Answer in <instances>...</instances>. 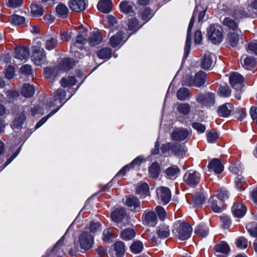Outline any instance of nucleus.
Listing matches in <instances>:
<instances>
[{
  "label": "nucleus",
  "mask_w": 257,
  "mask_h": 257,
  "mask_svg": "<svg viewBox=\"0 0 257 257\" xmlns=\"http://www.w3.org/2000/svg\"><path fill=\"white\" fill-rule=\"evenodd\" d=\"M192 229L190 225L186 222H177L174 226L173 232L180 240L188 239L191 236Z\"/></svg>",
  "instance_id": "nucleus-1"
},
{
  "label": "nucleus",
  "mask_w": 257,
  "mask_h": 257,
  "mask_svg": "<svg viewBox=\"0 0 257 257\" xmlns=\"http://www.w3.org/2000/svg\"><path fill=\"white\" fill-rule=\"evenodd\" d=\"M207 36L209 40L214 44L220 43L223 38L220 27L215 24L211 25L207 29Z\"/></svg>",
  "instance_id": "nucleus-2"
},
{
  "label": "nucleus",
  "mask_w": 257,
  "mask_h": 257,
  "mask_svg": "<svg viewBox=\"0 0 257 257\" xmlns=\"http://www.w3.org/2000/svg\"><path fill=\"white\" fill-rule=\"evenodd\" d=\"M191 136V131L184 127H178L174 129L171 135L174 141L187 142Z\"/></svg>",
  "instance_id": "nucleus-3"
},
{
  "label": "nucleus",
  "mask_w": 257,
  "mask_h": 257,
  "mask_svg": "<svg viewBox=\"0 0 257 257\" xmlns=\"http://www.w3.org/2000/svg\"><path fill=\"white\" fill-rule=\"evenodd\" d=\"M206 80V73L203 71H199L193 77H190L185 82V84L189 86L200 87L203 86Z\"/></svg>",
  "instance_id": "nucleus-4"
},
{
  "label": "nucleus",
  "mask_w": 257,
  "mask_h": 257,
  "mask_svg": "<svg viewBox=\"0 0 257 257\" xmlns=\"http://www.w3.org/2000/svg\"><path fill=\"white\" fill-rule=\"evenodd\" d=\"M79 241L81 248L87 250L92 246L93 237L89 232L83 231L79 236Z\"/></svg>",
  "instance_id": "nucleus-5"
},
{
  "label": "nucleus",
  "mask_w": 257,
  "mask_h": 257,
  "mask_svg": "<svg viewBox=\"0 0 257 257\" xmlns=\"http://www.w3.org/2000/svg\"><path fill=\"white\" fill-rule=\"evenodd\" d=\"M32 60L37 65H40L45 61L46 56L43 48L35 46L32 48Z\"/></svg>",
  "instance_id": "nucleus-6"
},
{
  "label": "nucleus",
  "mask_w": 257,
  "mask_h": 257,
  "mask_svg": "<svg viewBox=\"0 0 257 257\" xmlns=\"http://www.w3.org/2000/svg\"><path fill=\"white\" fill-rule=\"evenodd\" d=\"M184 182L191 187H195L200 181V174L197 171L187 172L184 176Z\"/></svg>",
  "instance_id": "nucleus-7"
},
{
  "label": "nucleus",
  "mask_w": 257,
  "mask_h": 257,
  "mask_svg": "<svg viewBox=\"0 0 257 257\" xmlns=\"http://www.w3.org/2000/svg\"><path fill=\"white\" fill-rule=\"evenodd\" d=\"M243 77L237 72H232L229 77V83L231 87L237 91L241 90L243 87Z\"/></svg>",
  "instance_id": "nucleus-8"
},
{
  "label": "nucleus",
  "mask_w": 257,
  "mask_h": 257,
  "mask_svg": "<svg viewBox=\"0 0 257 257\" xmlns=\"http://www.w3.org/2000/svg\"><path fill=\"white\" fill-rule=\"evenodd\" d=\"M216 60V56L211 53L207 52L204 54L201 59V67L205 70L212 67Z\"/></svg>",
  "instance_id": "nucleus-9"
},
{
  "label": "nucleus",
  "mask_w": 257,
  "mask_h": 257,
  "mask_svg": "<svg viewBox=\"0 0 257 257\" xmlns=\"http://www.w3.org/2000/svg\"><path fill=\"white\" fill-rule=\"evenodd\" d=\"M157 196L163 204H167L171 198V193L170 189L166 187H160L156 190Z\"/></svg>",
  "instance_id": "nucleus-10"
},
{
  "label": "nucleus",
  "mask_w": 257,
  "mask_h": 257,
  "mask_svg": "<svg viewBox=\"0 0 257 257\" xmlns=\"http://www.w3.org/2000/svg\"><path fill=\"white\" fill-rule=\"evenodd\" d=\"M195 19V15L194 14L192 16V18L190 20L188 31H187V38L186 40V44H185V53L184 55V58H186L190 51L191 49V30L193 27L194 21Z\"/></svg>",
  "instance_id": "nucleus-11"
},
{
  "label": "nucleus",
  "mask_w": 257,
  "mask_h": 257,
  "mask_svg": "<svg viewBox=\"0 0 257 257\" xmlns=\"http://www.w3.org/2000/svg\"><path fill=\"white\" fill-rule=\"evenodd\" d=\"M215 254L218 257H224L230 251L228 244L223 241H220L213 248Z\"/></svg>",
  "instance_id": "nucleus-12"
},
{
  "label": "nucleus",
  "mask_w": 257,
  "mask_h": 257,
  "mask_svg": "<svg viewBox=\"0 0 257 257\" xmlns=\"http://www.w3.org/2000/svg\"><path fill=\"white\" fill-rule=\"evenodd\" d=\"M241 36V32L240 30L229 32L227 35V44L232 47H236Z\"/></svg>",
  "instance_id": "nucleus-13"
},
{
  "label": "nucleus",
  "mask_w": 257,
  "mask_h": 257,
  "mask_svg": "<svg viewBox=\"0 0 257 257\" xmlns=\"http://www.w3.org/2000/svg\"><path fill=\"white\" fill-rule=\"evenodd\" d=\"M125 204L131 208L132 211L137 212L141 210V203L139 199L135 196L126 197Z\"/></svg>",
  "instance_id": "nucleus-14"
},
{
  "label": "nucleus",
  "mask_w": 257,
  "mask_h": 257,
  "mask_svg": "<svg viewBox=\"0 0 257 257\" xmlns=\"http://www.w3.org/2000/svg\"><path fill=\"white\" fill-rule=\"evenodd\" d=\"M208 172L213 171L215 174H220L223 171V166L218 159H213L208 165Z\"/></svg>",
  "instance_id": "nucleus-15"
},
{
  "label": "nucleus",
  "mask_w": 257,
  "mask_h": 257,
  "mask_svg": "<svg viewBox=\"0 0 257 257\" xmlns=\"http://www.w3.org/2000/svg\"><path fill=\"white\" fill-rule=\"evenodd\" d=\"M125 34L121 31L117 32L115 35L111 36L109 44L112 47H116L120 45L124 40V41L127 39Z\"/></svg>",
  "instance_id": "nucleus-16"
},
{
  "label": "nucleus",
  "mask_w": 257,
  "mask_h": 257,
  "mask_svg": "<svg viewBox=\"0 0 257 257\" xmlns=\"http://www.w3.org/2000/svg\"><path fill=\"white\" fill-rule=\"evenodd\" d=\"M196 100L203 105H210L214 103L215 96L214 94L212 93H208L206 94H200L197 96Z\"/></svg>",
  "instance_id": "nucleus-17"
},
{
  "label": "nucleus",
  "mask_w": 257,
  "mask_h": 257,
  "mask_svg": "<svg viewBox=\"0 0 257 257\" xmlns=\"http://www.w3.org/2000/svg\"><path fill=\"white\" fill-rule=\"evenodd\" d=\"M233 110V105L226 103L220 105L218 108V114L220 116L226 117L229 116Z\"/></svg>",
  "instance_id": "nucleus-18"
},
{
  "label": "nucleus",
  "mask_w": 257,
  "mask_h": 257,
  "mask_svg": "<svg viewBox=\"0 0 257 257\" xmlns=\"http://www.w3.org/2000/svg\"><path fill=\"white\" fill-rule=\"evenodd\" d=\"M187 151V147L178 143H172V152L178 157L183 158Z\"/></svg>",
  "instance_id": "nucleus-19"
},
{
  "label": "nucleus",
  "mask_w": 257,
  "mask_h": 257,
  "mask_svg": "<svg viewBox=\"0 0 257 257\" xmlns=\"http://www.w3.org/2000/svg\"><path fill=\"white\" fill-rule=\"evenodd\" d=\"M209 203L212 210L215 212H221L223 210V203L222 201L218 200L215 197H212L209 200Z\"/></svg>",
  "instance_id": "nucleus-20"
},
{
  "label": "nucleus",
  "mask_w": 257,
  "mask_h": 257,
  "mask_svg": "<svg viewBox=\"0 0 257 257\" xmlns=\"http://www.w3.org/2000/svg\"><path fill=\"white\" fill-rule=\"evenodd\" d=\"M29 50L27 47L19 46L15 49V57L17 59H26L29 57Z\"/></svg>",
  "instance_id": "nucleus-21"
},
{
  "label": "nucleus",
  "mask_w": 257,
  "mask_h": 257,
  "mask_svg": "<svg viewBox=\"0 0 257 257\" xmlns=\"http://www.w3.org/2000/svg\"><path fill=\"white\" fill-rule=\"evenodd\" d=\"M230 15L235 18L236 20L240 19L246 16L247 14L245 12L244 8L241 6H234L230 13Z\"/></svg>",
  "instance_id": "nucleus-22"
},
{
  "label": "nucleus",
  "mask_w": 257,
  "mask_h": 257,
  "mask_svg": "<svg viewBox=\"0 0 257 257\" xmlns=\"http://www.w3.org/2000/svg\"><path fill=\"white\" fill-rule=\"evenodd\" d=\"M232 211L235 217H242L246 211V208L242 203L236 202L232 207Z\"/></svg>",
  "instance_id": "nucleus-23"
},
{
  "label": "nucleus",
  "mask_w": 257,
  "mask_h": 257,
  "mask_svg": "<svg viewBox=\"0 0 257 257\" xmlns=\"http://www.w3.org/2000/svg\"><path fill=\"white\" fill-rule=\"evenodd\" d=\"M87 5L85 1H70L69 7L72 11L79 13L83 11Z\"/></svg>",
  "instance_id": "nucleus-24"
},
{
  "label": "nucleus",
  "mask_w": 257,
  "mask_h": 257,
  "mask_svg": "<svg viewBox=\"0 0 257 257\" xmlns=\"http://www.w3.org/2000/svg\"><path fill=\"white\" fill-rule=\"evenodd\" d=\"M97 7L99 11L107 14L111 11L113 4L111 1H99Z\"/></svg>",
  "instance_id": "nucleus-25"
},
{
  "label": "nucleus",
  "mask_w": 257,
  "mask_h": 257,
  "mask_svg": "<svg viewBox=\"0 0 257 257\" xmlns=\"http://www.w3.org/2000/svg\"><path fill=\"white\" fill-rule=\"evenodd\" d=\"M75 63L73 59L66 58L62 60L59 65L61 69L64 71H68L72 68Z\"/></svg>",
  "instance_id": "nucleus-26"
},
{
  "label": "nucleus",
  "mask_w": 257,
  "mask_h": 257,
  "mask_svg": "<svg viewBox=\"0 0 257 257\" xmlns=\"http://www.w3.org/2000/svg\"><path fill=\"white\" fill-rule=\"evenodd\" d=\"M31 13L35 17H40L44 14L42 6L37 2L32 3L31 7Z\"/></svg>",
  "instance_id": "nucleus-27"
},
{
  "label": "nucleus",
  "mask_w": 257,
  "mask_h": 257,
  "mask_svg": "<svg viewBox=\"0 0 257 257\" xmlns=\"http://www.w3.org/2000/svg\"><path fill=\"white\" fill-rule=\"evenodd\" d=\"M170 229L168 225H161L157 229V234L160 238H166L170 235Z\"/></svg>",
  "instance_id": "nucleus-28"
},
{
  "label": "nucleus",
  "mask_w": 257,
  "mask_h": 257,
  "mask_svg": "<svg viewBox=\"0 0 257 257\" xmlns=\"http://www.w3.org/2000/svg\"><path fill=\"white\" fill-rule=\"evenodd\" d=\"M125 210L123 208H119L115 209L111 213V218L115 222H119L125 216Z\"/></svg>",
  "instance_id": "nucleus-29"
},
{
  "label": "nucleus",
  "mask_w": 257,
  "mask_h": 257,
  "mask_svg": "<svg viewBox=\"0 0 257 257\" xmlns=\"http://www.w3.org/2000/svg\"><path fill=\"white\" fill-rule=\"evenodd\" d=\"M222 24L232 31L239 30L238 28V22L229 17L225 18L222 21Z\"/></svg>",
  "instance_id": "nucleus-30"
},
{
  "label": "nucleus",
  "mask_w": 257,
  "mask_h": 257,
  "mask_svg": "<svg viewBox=\"0 0 257 257\" xmlns=\"http://www.w3.org/2000/svg\"><path fill=\"white\" fill-rule=\"evenodd\" d=\"M35 92V89L33 85L29 84H25L22 88V94L26 98L32 97Z\"/></svg>",
  "instance_id": "nucleus-31"
},
{
  "label": "nucleus",
  "mask_w": 257,
  "mask_h": 257,
  "mask_svg": "<svg viewBox=\"0 0 257 257\" xmlns=\"http://www.w3.org/2000/svg\"><path fill=\"white\" fill-rule=\"evenodd\" d=\"M149 189V186L147 183L140 182L137 185L136 192L140 195L141 197L144 198L146 196Z\"/></svg>",
  "instance_id": "nucleus-32"
},
{
  "label": "nucleus",
  "mask_w": 257,
  "mask_h": 257,
  "mask_svg": "<svg viewBox=\"0 0 257 257\" xmlns=\"http://www.w3.org/2000/svg\"><path fill=\"white\" fill-rule=\"evenodd\" d=\"M56 12L59 17L65 19L68 17L69 10L65 5L59 4L56 8Z\"/></svg>",
  "instance_id": "nucleus-33"
},
{
  "label": "nucleus",
  "mask_w": 257,
  "mask_h": 257,
  "mask_svg": "<svg viewBox=\"0 0 257 257\" xmlns=\"http://www.w3.org/2000/svg\"><path fill=\"white\" fill-rule=\"evenodd\" d=\"M180 172V169L177 166H171L165 171L167 177L171 179L176 178Z\"/></svg>",
  "instance_id": "nucleus-34"
},
{
  "label": "nucleus",
  "mask_w": 257,
  "mask_h": 257,
  "mask_svg": "<svg viewBox=\"0 0 257 257\" xmlns=\"http://www.w3.org/2000/svg\"><path fill=\"white\" fill-rule=\"evenodd\" d=\"M191 96L189 90L185 87L179 89L177 92V98L181 101L185 100Z\"/></svg>",
  "instance_id": "nucleus-35"
},
{
  "label": "nucleus",
  "mask_w": 257,
  "mask_h": 257,
  "mask_svg": "<svg viewBox=\"0 0 257 257\" xmlns=\"http://www.w3.org/2000/svg\"><path fill=\"white\" fill-rule=\"evenodd\" d=\"M144 221L148 224L154 226L156 224L157 217L154 212H148L144 214Z\"/></svg>",
  "instance_id": "nucleus-36"
},
{
  "label": "nucleus",
  "mask_w": 257,
  "mask_h": 257,
  "mask_svg": "<svg viewBox=\"0 0 257 257\" xmlns=\"http://www.w3.org/2000/svg\"><path fill=\"white\" fill-rule=\"evenodd\" d=\"M160 166L158 163L154 162L149 168V176L152 178H157L160 174Z\"/></svg>",
  "instance_id": "nucleus-37"
},
{
  "label": "nucleus",
  "mask_w": 257,
  "mask_h": 257,
  "mask_svg": "<svg viewBox=\"0 0 257 257\" xmlns=\"http://www.w3.org/2000/svg\"><path fill=\"white\" fill-rule=\"evenodd\" d=\"M102 40V36L100 32H94L89 38V43L91 46L99 44Z\"/></svg>",
  "instance_id": "nucleus-38"
},
{
  "label": "nucleus",
  "mask_w": 257,
  "mask_h": 257,
  "mask_svg": "<svg viewBox=\"0 0 257 257\" xmlns=\"http://www.w3.org/2000/svg\"><path fill=\"white\" fill-rule=\"evenodd\" d=\"M113 247L117 257H121L125 252V245L122 241H117L113 245Z\"/></svg>",
  "instance_id": "nucleus-39"
},
{
  "label": "nucleus",
  "mask_w": 257,
  "mask_h": 257,
  "mask_svg": "<svg viewBox=\"0 0 257 257\" xmlns=\"http://www.w3.org/2000/svg\"><path fill=\"white\" fill-rule=\"evenodd\" d=\"M143 243L140 240L135 241L130 246L131 251L135 254H138L141 252L143 251Z\"/></svg>",
  "instance_id": "nucleus-40"
},
{
  "label": "nucleus",
  "mask_w": 257,
  "mask_h": 257,
  "mask_svg": "<svg viewBox=\"0 0 257 257\" xmlns=\"http://www.w3.org/2000/svg\"><path fill=\"white\" fill-rule=\"evenodd\" d=\"M136 231L133 228H126L121 232V237L125 240H131L136 235Z\"/></svg>",
  "instance_id": "nucleus-41"
},
{
  "label": "nucleus",
  "mask_w": 257,
  "mask_h": 257,
  "mask_svg": "<svg viewBox=\"0 0 257 257\" xmlns=\"http://www.w3.org/2000/svg\"><path fill=\"white\" fill-rule=\"evenodd\" d=\"M133 4L130 1H122L119 5L120 10L125 14H130L133 12Z\"/></svg>",
  "instance_id": "nucleus-42"
},
{
  "label": "nucleus",
  "mask_w": 257,
  "mask_h": 257,
  "mask_svg": "<svg viewBox=\"0 0 257 257\" xmlns=\"http://www.w3.org/2000/svg\"><path fill=\"white\" fill-rule=\"evenodd\" d=\"M127 27L128 30L136 32L142 27V25H140L138 19L132 18L128 21Z\"/></svg>",
  "instance_id": "nucleus-43"
},
{
  "label": "nucleus",
  "mask_w": 257,
  "mask_h": 257,
  "mask_svg": "<svg viewBox=\"0 0 257 257\" xmlns=\"http://www.w3.org/2000/svg\"><path fill=\"white\" fill-rule=\"evenodd\" d=\"M45 41V48L48 50H51L54 49L58 43L57 39L52 37H47Z\"/></svg>",
  "instance_id": "nucleus-44"
},
{
  "label": "nucleus",
  "mask_w": 257,
  "mask_h": 257,
  "mask_svg": "<svg viewBox=\"0 0 257 257\" xmlns=\"http://www.w3.org/2000/svg\"><path fill=\"white\" fill-rule=\"evenodd\" d=\"M97 55L102 59H109L111 56V50L109 48H103L97 52Z\"/></svg>",
  "instance_id": "nucleus-45"
},
{
  "label": "nucleus",
  "mask_w": 257,
  "mask_h": 257,
  "mask_svg": "<svg viewBox=\"0 0 257 257\" xmlns=\"http://www.w3.org/2000/svg\"><path fill=\"white\" fill-rule=\"evenodd\" d=\"M76 80L74 76H68L63 78L61 81V85L63 87H71L75 84Z\"/></svg>",
  "instance_id": "nucleus-46"
},
{
  "label": "nucleus",
  "mask_w": 257,
  "mask_h": 257,
  "mask_svg": "<svg viewBox=\"0 0 257 257\" xmlns=\"http://www.w3.org/2000/svg\"><path fill=\"white\" fill-rule=\"evenodd\" d=\"M194 231L196 235L202 237H204L208 234V228L206 225H200L197 226Z\"/></svg>",
  "instance_id": "nucleus-47"
},
{
  "label": "nucleus",
  "mask_w": 257,
  "mask_h": 257,
  "mask_svg": "<svg viewBox=\"0 0 257 257\" xmlns=\"http://www.w3.org/2000/svg\"><path fill=\"white\" fill-rule=\"evenodd\" d=\"M11 23L16 26H20L24 24L25 22V18L17 15H13L10 18Z\"/></svg>",
  "instance_id": "nucleus-48"
},
{
  "label": "nucleus",
  "mask_w": 257,
  "mask_h": 257,
  "mask_svg": "<svg viewBox=\"0 0 257 257\" xmlns=\"http://www.w3.org/2000/svg\"><path fill=\"white\" fill-rule=\"evenodd\" d=\"M66 92L63 89H58L54 93V101L59 100L60 103H62L66 97Z\"/></svg>",
  "instance_id": "nucleus-49"
},
{
  "label": "nucleus",
  "mask_w": 257,
  "mask_h": 257,
  "mask_svg": "<svg viewBox=\"0 0 257 257\" xmlns=\"http://www.w3.org/2000/svg\"><path fill=\"white\" fill-rule=\"evenodd\" d=\"M177 109L180 113L186 115L190 113L191 107L188 103H181L178 105Z\"/></svg>",
  "instance_id": "nucleus-50"
},
{
  "label": "nucleus",
  "mask_w": 257,
  "mask_h": 257,
  "mask_svg": "<svg viewBox=\"0 0 257 257\" xmlns=\"http://www.w3.org/2000/svg\"><path fill=\"white\" fill-rule=\"evenodd\" d=\"M246 227L251 236L257 237V223L256 222H250L246 225Z\"/></svg>",
  "instance_id": "nucleus-51"
},
{
  "label": "nucleus",
  "mask_w": 257,
  "mask_h": 257,
  "mask_svg": "<svg viewBox=\"0 0 257 257\" xmlns=\"http://www.w3.org/2000/svg\"><path fill=\"white\" fill-rule=\"evenodd\" d=\"M256 64L255 60L252 57H248L244 60L243 67L246 69H251L255 66Z\"/></svg>",
  "instance_id": "nucleus-52"
},
{
  "label": "nucleus",
  "mask_w": 257,
  "mask_h": 257,
  "mask_svg": "<svg viewBox=\"0 0 257 257\" xmlns=\"http://www.w3.org/2000/svg\"><path fill=\"white\" fill-rule=\"evenodd\" d=\"M26 119L24 113H21L13 122V128H19Z\"/></svg>",
  "instance_id": "nucleus-53"
},
{
  "label": "nucleus",
  "mask_w": 257,
  "mask_h": 257,
  "mask_svg": "<svg viewBox=\"0 0 257 257\" xmlns=\"http://www.w3.org/2000/svg\"><path fill=\"white\" fill-rule=\"evenodd\" d=\"M102 239L105 242H110L113 235L112 231L110 228L105 229L102 233Z\"/></svg>",
  "instance_id": "nucleus-54"
},
{
  "label": "nucleus",
  "mask_w": 257,
  "mask_h": 257,
  "mask_svg": "<svg viewBox=\"0 0 257 257\" xmlns=\"http://www.w3.org/2000/svg\"><path fill=\"white\" fill-rule=\"evenodd\" d=\"M219 94L223 97H228L231 94V89L227 85L221 86L218 90Z\"/></svg>",
  "instance_id": "nucleus-55"
},
{
  "label": "nucleus",
  "mask_w": 257,
  "mask_h": 257,
  "mask_svg": "<svg viewBox=\"0 0 257 257\" xmlns=\"http://www.w3.org/2000/svg\"><path fill=\"white\" fill-rule=\"evenodd\" d=\"M236 246L240 248H246L247 247V240L244 237L240 236L235 240Z\"/></svg>",
  "instance_id": "nucleus-56"
},
{
  "label": "nucleus",
  "mask_w": 257,
  "mask_h": 257,
  "mask_svg": "<svg viewBox=\"0 0 257 257\" xmlns=\"http://www.w3.org/2000/svg\"><path fill=\"white\" fill-rule=\"evenodd\" d=\"M204 195L201 193H197L194 197V205L195 206L201 205L204 201Z\"/></svg>",
  "instance_id": "nucleus-57"
},
{
  "label": "nucleus",
  "mask_w": 257,
  "mask_h": 257,
  "mask_svg": "<svg viewBox=\"0 0 257 257\" xmlns=\"http://www.w3.org/2000/svg\"><path fill=\"white\" fill-rule=\"evenodd\" d=\"M7 98L4 99L0 98V101L4 102L8 100H10L12 98L17 97L19 96V94L17 91H14L13 90H8L6 92Z\"/></svg>",
  "instance_id": "nucleus-58"
},
{
  "label": "nucleus",
  "mask_w": 257,
  "mask_h": 257,
  "mask_svg": "<svg viewBox=\"0 0 257 257\" xmlns=\"http://www.w3.org/2000/svg\"><path fill=\"white\" fill-rule=\"evenodd\" d=\"M59 109V107L55 108L53 111H52L47 116H45L42 118L36 125V128H39L41 125H42L48 119V118L53 115H54L55 113H56L58 110Z\"/></svg>",
  "instance_id": "nucleus-59"
},
{
  "label": "nucleus",
  "mask_w": 257,
  "mask_h": 257,
  "mask_svg": "<svg viewBox=\"0 0 257 257\" xmlns=\"http://www.w3.org/2000/svg\"><path fill=\"white\" fill-rule=\"evenodd\" d=\"M218 133L214 131H210L207 134V141L211 143H215L218 138Z\"/></svg>",
  "instance_id": "nucleus-60"
},
{
  "label": "nucleus",
  "mask_w": 257,
  "mask_h": 257,
  "mask_svg": "<svg viewBox=\"0 0 257 257\" xmlns=\"http://www.w3.org/2000/svg\"><path fill=\"white\" fill-rule=\"evenodd\" d=\"M172 143H168L165 144H163L161 147V151L162 153L168 156L170 155V151H172Z\"/></svg>",
  "instance_id": "nucleus-61"
},
{
  "label": "nucleus",
  "mask_w": 257,
  "mask_h": 257,
  "mask_svg": "<svg viewBox=\"0 0 257 257\" xmlns=\"http://www.w3.org/2000/svg\"><path fill=\"white\" fill-rule=\"evenodd\" d=\"M152 12L151 10L149 8H146L143 12L141 15V18L142 20L148 21L152 17Z\"/></svg>",
  "instance_id": "nucleus-62"
},
{
  "label": "nucleus",
  "mask_w": 257,
  "mask_h": 257,
  "mask_svg": "<svg viewBox=\"0 0 257 257\" xmlns=\"http://www.w3.org/2000/svg\"><path fill=\"white\" fill-rule=\"evenodd\" d=\"M156 211L160 219L163 220L166 216L167 213L163 207L158 206L156 208Z\"/></svg>",
  "instance_id": "nucleus-63"
},
{
  "label": "nucleus",
  "mask_w": 257,
  "mask_h": 257,
  "mask_svg": "<svg viewBox=\"0 0 257 257\" xmlns=\"http://www.w3.org/2000/svg\"><path fill=\"white\" fill-rule=\"evenodd\" d=\"M192 126L199 133H204L206 130L205 125L199 122H193Z\"/></svg>",
  "instance_id": "nucleus-64"
}]
</instances>
